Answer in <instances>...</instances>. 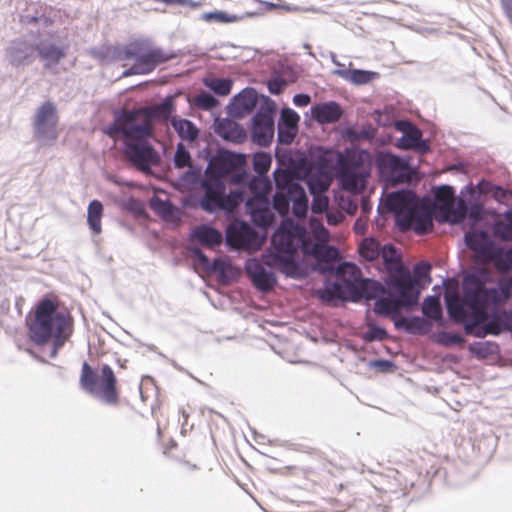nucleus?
Listing matches in <instances>:
<instances>
[{
	"label": "nucleus",
	"mask_w": 512,
	"mask_h": 512,
	"mask_svg": "<svg viewBox=\"0 0 512 512\" xmlns=\"http://www.w3.org/2000/svg\"><path fill=\"white\" fill-rule=\"evenodd\" d=\"M509 297L508 288H487L483 281L471 274L464 277L463 296L448 293L445 295V300L448 314L454 321L464 324L467 334L484 337L488 334H499L501 332L499 321L502 319L506 320L508 328H512V311H503L483 328H478L488 318V307L499 305Z\"/></svg>",
	"instance_id": "obj_1"
},
{
	"label": "nucleus",
	"mask_w": 512,
	"mask_h": 512,
	"mask_svg": "<svg viewBox=\"0 0 512 512\" xmlns=\"http://www.w3.org/2000/svg\"><path fill=\"white\" fill-rule=\"evenodd\" d=\"M274 252L263 255L265 265L275 268L287 277L302 279L307 276V268L295 260L298 248L301 246L305 254H310L319 262L330 265L338 256V250L333 246L315 243L309 248L302 230L292 223L284 222L272 236ZM332 269L331 266L323 270Z\"/></svg>",
	"instance_id": "obj_2"
},
{
	"label": "nucleus",
	"mask_w": 512,
	"mask_h": 512,
	"mask_svg": "<svg viewBox=\"0 0 512 512\" xmlns=\"http://www.w3.org/2000/svg\"><path fill=\"white\" fill-rule=\"evenodd\" d=\"M29 339L38 346L53 343V356L70 338L73 317L66 310H59L56 297H44L37 302L26 317Z\"/></svg>",
	"instance_id": "obj_3"
},
{
	"label": "nucleus",
	"mask_w": 512,
	"mask_h": 512,
	"mask_svg": "<svg viewBox=\"0 0 512 512\" xmlns=\"http://www.w3.org/2000/svg\"><path fill=\"white\" fill-rule=\"evenodd\" d=\"M174 109V100L168 97L152 107L125 110L115 118L114 130L136 138L151 137L154 130L153 121L166 122Z\"/></svg>",
	"instance_id": "obj_4"
},
{
	"label": "nucleus",
	"mask_w": 512,
	"mask_h": 512,
	"mask_svg": "<svg viewBox=\"0 0 512 512\" xmlns=\"http://www.w3.org/2000/svg\"><path fill=\"white\" fill-rule=\"evenodd\" d=\"M389 291L386 296L376 300L374 312L382 316L399 318L401 309L410 308L417 304L419 291L415 289L414 282L409 272H402L393 276L388 282Z\"/></svg>",
	"instance_id": "obj_5"
},
{
	"label": "nucleus",
	"mask_w": 512,
	"mask_h": 512,
	"mask_svg": "<svg viewBox=\"0 0 512 512\" xmlns=\"http://www.w3.org/2000/svg\"><path fill=\"white\" fill-rule=\"evenodd\" d=\"M201 186L204 194L199 201V205L205 212L225 211L232 213L244 201L242 190L237 189L226 194L224 181L216 177L206 175Z\"/></svg>",
	"instance_id": "obj_6"
},
{
	"label": "nucleus",
	"mask_w": 512,
	"mask_h": 512,
	"mask_svg": "<svg viewBox=\"0 0 512 512\" xmlns=\"http://www.w3.org/2000/svg\"><path fill=\"white\" fill-rule=\"evenodd\" d=\"M112 138H122L124 141L123 153L129 162L141 171H148L152 165L159 162V156L154 148L147 142L149 137L136 138L114 130V123L108 129Z\"/></svg>",
	"instance_id": "obj_7"
},
{
	"label": "nucleus",
	"mask_w": 512,
	"mask_h": 512,
	"mask_svg": "<svg viewBox=\"0 0 512 512\" xmlns=\"http://www.w3.org/2000/svg\"><path fill=\"white\" fill-rule=\"evenodd\" d=\"M246 158L243 154L231 151H221L212 158L209 163L206 175L223 179L230 175L232 184H242L248 177L245 170Z\"/></svg>",
	"instance_id": "obj_8"
},
{
	"label": "nucleus",
	"mask_w": 512,
	"mask_h": 512,
	"mask_svg": "<svg viewBox=\"0 0 512 512\" xmlns=\"http://www.w3.org/2000/svg\"><path fill=\"white\" fill-rule=\"evenodd\" d=\"M274 180L278 191H287L292 199V213L297 218L306 217L308 211V198L305 190L294 182V173L287 169H277Z\"/></svg>",
	"instance_id": "obj_9"
},
{
	"label": "nucleus",
	"mask_w": 512,
	"mask_h": 512,
	"mask_svg": "<svg viewBox=\"0 0 512 512\" xmlns=\"http://www.w3.org/2000/svg\"><path fill=\"white\" fill-rule=\"evenodd\" d=\"M376 165L381 177L393 184L408 183L415 174L407 161L390 153L379 154Z\"/></svg>",
	"instance_id": "obj_10"
},
{
	"label": "nucleus",
	"mask_w": 512,
	"mask_h": 512,
	"mask_svg": "<svg viewBox=\"0 0 512 512\" xmlns=\"http://www.w3.org/2000/svg\"><path fill=\"white\" fill-rule=\"evenodd\" d=\"M127 57H135L136 62L130 68L129 74H147L153 71L158 65L167 62L172 55L161 49H144L141 45H132L126 51Z\"/></svg>",
	"instance_id": "obj_11"
},
{
	"label": "nucleus",
	"mask_w": 512,
	"mask_h": 512,
	"mask_svg": "<svg viewBox=\"0 0 512 512\" xmlns=\"http://www.w3.org/2000/svg\"><path fill=\"white\" fill-rule=\"evenodd\" d=\"M386 204L395 213L400 230H409L412 210L419 204L416 194L409 190L398 191L387 197Z\"/></svg>",
	"instance_id": "obj_12"
},
{
	"label": "nucleus",
	"mask_w": 512,
	"mask_h": 512,
	"mask_svg": "<svg viewBox=\"0 0 512 512\" xmlns=\"http://www.w3.org/2000/svg\"><path fill=\"white\" fill-rule=\"evenodd\" d=\"M92 394L108 405L116 406L119 403L117 378L109 365L102 366L100 378L96 383V391Z\"/></svg>",
	"instance_id": "obj_13"
},
{
	"label": "nucleus",
	"mask_w": 512,
	"mask_h": 512,
	"mask_svg": "<svg viewBox=\"0 0 512 512\" xmlns=\"http://www.w3.org/2000/svg\"><path fill=\"white\" fill-rule=\"evenodd\" d=\"M396 130L403 133L399 139L398 147L402 149H412L420 153H426L429 146L422 141V132L414 124L407 120H400L395 123Z\"/></svg>",
	"instance_id": "obj_14"
},
{
	"label": "nucleus",
	"mask_w": 512,
	"mask_h": 512,
	"mask_svg": "<svg viewBox=\"0 0 512 512\" xmlns=\"http://www.w3.org/2000/svg\"><path fill=\"white\" fill-rule=\"evenodd\" d=\"M256 238L254 229L245 222H233L226 230L227 244L236 249L251 248Z\"/></svg>",
	"instance_id": "obj_15"
},
{
	"label": "nucleus",
	"mask_w": 512,
	"mask_h": 512,
	"mask_svg": "<svg viewBox=\"0 0 512 512\" xmlns=\"http://www.w3.org/2000/svg\"><path fill=\"white\" fill-rule=\"evenodd\" d=\"M58 115L56 106L51 102L43 103L36 111L34 127L36 133L45 136L51 133V138L56 139V127Z\"/></svg>",
	"instance_id": "obj_16"
},
{
	"label": "nucleus",
	"mask_w": 512,
	"mask_h": 512,
	"mask_svg": "<svg viewBox=\"0 0 512 512\" xmlns=\"http://www.w3.org/2000/svg\"><path fill=\"white\" fill-rule=\"evenodd\" d=\"M245 269L253 285L258 290L268 292L274 288L276 284L274 273L268 271L260 261L256 259L247 261Z\"/></svg>",
	"instance_id": "obj_17"
},
{
	"label": "nucleus",
	"mask_w": 512,
	"mask_h": 512,
	"mask_svg": "<svg viewBox=\"0 0 512 512\" xmlns=\"http://www.w3.org/2000/svg\"><path fill=\"white\" fill-rule=\"evenodd\" d=\"M252 221L258 227H268L274 220V214L270 208L269 199L251 197L246 202Z\"/></svg>",
	"instance_id": "obj_18"
},
{
	"label": "nucleus",
	"mask_w": 512,
	"mask_h": 512,
	"mask_svg": "<svg viewBox=\"0 0 512 512\" xmlns=\"http://www.w3.org/2000/svg\"><path fill=\"white\" fill-rule=\"evenodd\" d=\"M274 134V121L269 112H258L253 118V139L259 145H267Z\"/></svg>",
	"instance_id": "obj_19"
},
{
	"label": "nucleus",
	"mask_w": 512,
	"mask_h": 512,
	"mask_svg": "<svg viewBox=\"0 0 512 512\" xmlns=\"http://www.w3.org/2000/svg\"><path fill=\"white\" fill-rule=\"evenodd\" d=\"M341 169L371 173L372 157L367 150H352L340 159Z\"/></svg>",
	"instance_id": "obj_20"
},
{
	"label": "nucleus",
	"mask_w": 512,
	"mask_h": 512,
	"mask_svg": "<svg viewBox=\"0 0 512 512\" xmlns=\"http://www.w3.org/2000/svg\"><path fill=\"white\" fill-rule=\"evenodd\" d=\"M465 240L468 248L472 250L477 259L484 263L488 255L496 246L484 231H471L466 233Z\"/></svg>",
	"instance_id": "obj_21"
},
{
	"label": "nucleus",
	"mask_w": 512,
	"mask_h": 512,
	"mask_svg": "<svg viewBox=\"0 0 512 512\" xmlns=\"http://www.w3.org/2000/svg\"><path fill=\"white\" fill-rule=\"evenodd\" d=\"M311 111L313 118L320 124L335 123L342 116L340 105L334 101L317 104Z\"/></svg>",
	"instance_id": "obj_22"
},
{
	"label": "nucleus",
	"mask_w": 512,
	"mask_h": 512,
	"mask_svg": "<svg viewBox=\"0 0 512 512\" xmlns=\"http://www.w3.org/2000/svg\"><path fill=\"white\" fill-rule=\"evenodd\" d=\"M337 277L345 284L349 291H355L362 278L361 270L353 263L344 262L336 268Z\"/></svg>",
	"instance_id": "obj_23"
},
{
	"label": "nucleus",
	"mask_w": 512,
	"mask_h": 512,
	"mask_svg": "<svg viewBox=\"0 0 512 512\" xmlns=\"http://www.w3.org/2000/svg\"><path fill=\"white\" fill-rule=\"evenodd\" d=\"M369 173L341 169L340 180L345 190L349 192H362L366 187Z\"/></svg>",
	"instance_id": "obj_24"
},
{
	"label": "nucleus",
	"mask_w": 512,
	"mask_h": 512,
	"mask_svg": "<svg viewBox=\"0 0 512 512\" xmlns=\"http://www.w3.org/2000/svg\"><path fill=\"white\" fill-rule=\"evenodd\" d=\"M393 321L396 329H405L408 333L411 334H426L430 331L431 328V324L427 320L418 316L409 318L393 317Z\"/></svg>",
	"instance_id": "obj_25"
},
{
	"label": "nucleus",
	"mask_w": 512,
	"mask_h": 512,
	"mask_svg": "<svg viewBox=\"0 0 512 512\" xmlns=\"http://www.w3.org/2000/svg\"><path fill=\"white\" fill-rule=\"evenodd\" d=\"M410 218L409 229L412 228L417 234H424L432 228L429 211L419 204L412 210Z\"/></svg>",
	"instance_id": "obj_26"
},
{
	"label": "nucleus",
	"mask_w": 512,
	"mask_h": 512,
	"mask_svg": "<svg viewBox=\"0 0 512 512\" xmlns=\"http://www.w3.org/2000/svg\"><path fill=\"white\" fill-rule=\"evenodd\" d=\"M484 263H493V266L499 272H509L512 270V247L504 250L501 247L495 246Z\"/></svg>",
	"instance_id": "obj_27"
},
{
	"label": "nucleus",
	"mask_w": 512,
	"mask_h": 512,
	"mask_svg": "<svg viewBox=\"0 0 512 512\" xmlns=\"http://www.w3.org/2000/svg\"><path fill=\"white\" fill-rule=\"evenodd\" d=\"M36 50L38 55L45 61L46 68L58 64L66 55L64 48L47 42H40Z\"/></svg>",
	"instance_id": "obj_28"
},
{
	"label": "nucleus",
	"mask_w": 512,
	"mask_h": 512,
	"mask_svg": "<svg viewBox=\"0 0 512 512\" xmlns=\"http://www.w3.org/2000/svg\"><path fill=\"white\" fill-rule=\"evenodd\" d=\"M315 295L324 303L335 305L337 301L345 298V289L341 283L327 282L322 289H318Z\"/></svg>",
	"instance_id": "obj_29"
},
{
	"label": "nucleus",
	"mask_w": 512,
	"mask_h": 512,
	"mask_svg": "<svg viewBox=\"0 0 512 512\" xmlns=\"http://www.w3.org/2000/svg\"><path fill=\"white\" fill-rule=\"evenodd\" d=\"M192 236L201 244L210 248L220 245L223 239L222 234L218 230L207 225H200L196 227Z\"/></svg>",
	"instance_id": "obj_30"
},
{
	"label": "nucleus",
	"mask_w": 512,
	"mask_h": 512,
	"mask_svg": "<svg viewBox=\"0 0 512 512\" xmlns=\"http://www.w3.org/2000/svg\"><path fill=\"white\" fill-rule=\"evenodd\" d=\"M257 103L256 91L247 88L241 91L233 99V105L239 114H246L253 111Z\"/></svg>",
	"instance_id": "obj_31"
},
{
	"label": "nucleus",
	"mask_w": 512,
	"mask_h": 512,
	"mask_svg": "<svg viewBox=\"0 0 512 512\" xmlns=\"http://www.w3.org/2000/svg\"><path fill=\"white\" fill-rule=\"evenodd\" d=\"M103 204L99 200H92L87 208V224L91 231L98 235L102 232Z\"/></svg>",
	"instance_id": "obj_32"
},
{
	"label": "nucleus",
	"mask_w": 512,
	"mask_h": 512,
	"mask_svg": "<svg viewBox=\"0 0 512 512\" xmlns=\"http://www.w3.org/2000/svg\"><path fill=\"white\" fill-rule=\"evenodd\" d=\"M354 292L368 300L377 299L385 293L383 285L375 280L362 279Z\"/></svg>",
	"instance_id": "obj_33"
},
{
	"label": "nucleus",
	"mask_w": 512,
	"mask_h": 512,
	"mask_svg": "<svg viewBox=\"0 0 512 512\" xmlns=\"http://www.w3.org/2000/svg\"><path fill=\"white\" fill-rule=\"evenodd\" d=\"M34 54V48L26 43H20L9 49L10 63L13 66H21L26 64Z\"/></svg>",
	"instance_id": "obj_34"
},
{
	"label": "nucleus",
	"mask_w": 512,
	"mask_h": 512,
	"mask_svg": "<svg viewBox=\"0 0 512 512\" xmlns=\"http://www.w3.org/2000/svg\"><path fill=\"white\" fill-rule=\"evenodd\" d=\"M171 125L182 140L194 141L198 137L199 131L190 120L172 118Z\"/></svg>",
	"instance_id": "obj_35"
},
{
	"label": "nucleus",
	"mask_w": 512,
	"mask_h": 512,
	"mask_svg": "<svg viewBox=\"0 0 512 512\" xmlns=\"http://www.w3.org/2000/svg\"><path fill=\"white\" fill-rule=\"evenodd\" d=\"M334 63L340 67H344L340 63L334 61ZM335 75H338L346 80H349L355 84H366L371 80V73L363 70H346L344 68H339L334 70Z\"/></svg>",
	"instance_id": "obj_36"
},
{
	"label": "nucleus",
	"mask_w": 512,
	"mask_h": 512,
	"mask_svg": "<svg viewBox=\"0 0 512 512\" xmlns=\"http://www.w3.org/2000/svg\"><path fill=\"white\" fill-rule=\"evenodd\" d=\"M331 184V176L327 172L312 173L308 178V186L311 194H320L328 190Z\"/></svg>",
	"instance_id": "obj_37"
},
{
	"label": "nucleus",
	"mask_w": 512,
	"mask_h": 512,
	"mask_svg": "<svg viewBox=\"0 0 512 512\" xmlns=\"http://www.w3.org/2000/svg\"><path fill=\"white\" fill-rule=\"evenodd\" d=\"M204 84L219 96H227L230 94L233 81L227 78H211L205 79Z\"/></svg>",
	"instance_id": "obj_38"
},
{
	"label": "nucleus",
	"mask_w": 512,
	"mask_h": 512,
	"mask_svg": "<svg viewBox=\"0 0 512 512\" xmlns=\"http://www.w3.org/2000/svg\"><path fill=\"white\" fill-rule=\"evenodd\" d=\"M423 314L433 320H440L442 318V308L438 297H427L422 306Z\"/></svg>",
	"instance_id": "obj_39"
},
{
	"label": "nucleus",
	"mask_w": 512,
	"mask_h": 512,
	"mask_svg": "<svg viewBox=\"0 0 512 512\" xmlns=\"http://www.w3.org/2000/svg\"><path fill=\"white\" fill-rule=\"evenodd\" d=\"M80 383L81 386L89 393L96 391V374L93 368L87 362H84L82 365Z\"/></svg>",
	"instance_id": "obj_40"
},
{
	"label": "nucleus",
	"mask_w": 512,
	"mask_h": 512,
	"mask_svg": "<svg viewBox=\"0 0 512 512\" xmlns=\"http://www.w3.org/2000/svg\"><path fill=\"white\" fill-rule=\"evenodd\" d=\"M505 222L499 221L494 226V233L502 240H512V209L508 210L505 215Z\"/></svg>",
	"instance_id": "obj_41"
},
{
	"label": "nucleus",
	"mask_w": 512,
	"mask_h": 512,
	"mask_svg": "<svg viewBox=\"0 0 512 512\" xmlns=\"http://www.w3.org/2000/svg\"><path fill=\"white\" fill-rule=\"evenodd\" d=\"M217 132L227 140H237L242 136L239 125L231 120H224L218 125Z\"/></svg>",
	"instance_id": "obj_42"
},
{
	"label": "nucleus",
	"mask_w": 512,
	"mask_h": 512,
	"mask_svg": "<svg viewBox=\"0 0 512 512\" xmlns=\"http://www.w3.org/2000/svg\"><path fill=\"white\" fill-rule=\"evenodd\" d=\"M375 134L376 129L370 124L364 125L359 129L348 128L346 130V137L350 141L372 140L375 137Z\"/></svg>",
	"instance_id": "obj_43"
},
{
	"label": "nucleus",
	"mask_w": 512,
	"mask_h": 512,
	"mask_svg": "<svg viewBox=\"0 0 512 512\" xmlns=\"http://www.w3.org/2000/svg\"><path fill=\"white\" fill-rule=\"evenodd\" d=\"M249 189L254 195L253 197H262L264 199H268V194L271 190V182L265 178L254 177L249 182Z\"/></svg>",
	"instance_id": "obj_44"
},
{
	"label": "nucleus",
	"mask_w": 512,
	"mask_h": 512,
	"mask_svg": "<svg viewBox=\"0 0 512 512\" xmlns=\"http://www.w3.org/2000/svg\"><path fill=\"white\" fill-rule=\"evenodd\" d=\"M379 252V243L372 238L364 239L359 246L360 255L368 261L378 258Z\"/></svg>",
	"instance_id": "obj_45"
},
{
	"label": "nucleus",
	"mask_w": 512,
	"mask_h": 512,
	"mask_svg": "<svg viewBox=\"0 0 512 512\" xmlns=\"http://www.w3.org/2000/svg\"><path fill=\"white\" fill-rule=\"evenodd\" d=\"M271 163L272 158L268 153L258 152L253 156V169L260 176L269 171Z\"/></svg>",
	"instance_id": "obj_46"
},
{
	"label": "nucleus",
	"mask_w": 512,
	"mask_h": 512,
	"mask_svg": "<svg viewBox=\"0 0 512 512\" xmlns=\"http://www.w3.org/2000/svg\"><path fill=\"white\" fill-rule=\"evenodd\" d=\"M435 343L443 346L461 345L464 343V338L457 333H450L446 331L439 332L433 336Z\"/></svg>",
	"instance_id": "obj_47"
},
{
	"label": "nucleus",
	"mask_w": 512,
	"mask_h": 512,
	"mask_svg": "<svg viewBox=\"0 0 512 512\" xmlns=\"http://www.w3.org/2000/svg\"><path fill=\"white\" fill-rule=\"evenodd\" d=\"M292 199L287 191H277L273 198V207L281 215L286 216Z\"/></svg>",
	"instance_id": "obj_48"
},
{
	"label": "nucleus",
	"mask_w": 512,
	"mask_h": 512,
	"mask_svg": "<svg viewBox=\"0 0 512 512\" xmlns=\"http://www.w3.org/2000/svg\"><path fill=\"white\" fill-rule=\"evenodd\" d=\"M435 198L445 208L449 209L454 204V191L450 186H441L437 189Z\"/></svg>",
	"instance_id": "obj_49"
},
{
	"label": "nucleus",
	"mask_w": 512,
	"mask_h": 512,
	"mask_svg": "<svg viewBox=\"0 0 512 512\" xmlns=\"http://www.w3.org/2000/svg\"><path fill=\"white\" fill-rule=\"evenodd\" d=\"M195 105L203 110H210L218 105V100L207 92H201L194 99Z\"/></svg>",
	"instance_id": "obj_50"
},
{
	"label": "nucleus",
	"mask_w": 512,
	"mask_h": 512,
	"mask_svg": "<svg viewBox=\"0 0 512 512\" xmlns=\"http://www.w3.org/2000/svg\"><path fill=\"white\" fill-rule=\"evenodd\" d=\"M367 327L368 329L364 333L363 338L368 342H372L375 340L382 341L388 337L387 331L381 327H378L371 323H368Z\"/></svg>",
	"instance_id": "obj_51"
},
{
	"label": "nucleus",
	"mask_w": 512,
	"mask_h": 512,
	"mask_svg": "<svg viewBox=\"0 0 512 512\" xmlns=\"http://www.w3.org/2000/svg\"><path fill=\"white\" fill-rule=\"evenodd\" d=\"M174 164L177 168H185L191 165V157L183 144H178L174 157Z\"/></svg>",
	"instance_id": "obj_52"
},
{
	"label": "nucleus",
	"mask_w": 512,
	"mask_h": 512,
	"mask_svg": "<svg viewBox=\"0 0 512 512\" xmlns=\"http://www.w3.org/2000/svg\"><path fill=\"white\" fill-rule=\"evenodd\" d=\"M283 125L289 129H295L300 120L299 115L290 108L283 109L281 112Z\"/></svg>",
	"instance_id": "obj_53"
},
{
	"label": "nucleus",
	"mask_w": 512,
	"mask_h": 512,
	"mask_svg": "<svg viewBox=\"0 0 512 512\" xmlns=\"http://www.w3.org/2000/svg\"><path fill=\"white\" fill-rule=\"evenodd\" d=\"M329 200L323 193L313 194L312 212L316 214L323 213L328 208Z\"/></svg>",
	"instance_id": "obj_54"
},
{
	"label": "nucleus",
	"mask_w": 512,
	"mask_h": 512,
	"mask_svg": "<svg viewBox=\"0 0 512 512\" xmlns=\"http://www.w3.org/2000/svg\"><path fill=\"white\" fill-rule=\"evenodd\" d=\"M203 19L206 21H216L221 23H229L236 20L235 16H230L225 12L216 11V12H209L205 13L203 15Z\"/></svg>",
	"instance_id": "obj_55"
},
{
	"label": "nucleus",
	"mask_w": 512,
	"mask_h": 512,
	"mask_svg": "<svg viewBox=\"0 0 512 512\" xmlns=\"http://www.w3.org/2000/svg\"><path fill=\"white\" fill-rule=\"evenodd\" d=\"M467 214V206L464 200L460 199L457 202V208L453 211L454 220L455 221H462L465 219Z\"/></svg>",
	"instance_id": "obj_56"
},
{
	"label": "nucleus",
	"mask_w": 512,
	"mask_h": 512,
	"mask_svg": "<svg viewBox=\"0 0 512 512\" xmlns=\"http://www.w3.org/2000/svg\"><path fill=\"white\" fill-rule=\"evenodd\" d=\"M487 191L490 192L492 194V196L499 202L505 201L507 198V195H508L507 190L503 189L500 186H496V185H490V189Z\"/></svg>",
	"instance_id": "obj_57"
},
{
	"label": "nucleus",
	"mask_w": 512,
	"mask_h": 512,
	"mask_svg": "<svg viewBox=\"0 0 512 512\" xmlns=\"http://www.w3.org/2000/svg\"><path fill=\"white\" fill-rule=\"evenodd\" d=\"M431 270V265L427 262H420L414 268V275L418 278L427 277Z\"/></svg>",
	"instance_id": "obj_58"
},
{
	"label": "nucleus",
	"mask_w": 512,
	"mask_h": 512,
	"mask_svg": "<svg viewBox=\"0 0 512 512\" xmlns=\"http://www.w3.org/2000/svg\"><path fill=\"white\" fill-rule=\"evenodd\" d=\"M286 85V82L284 80H273L268 83L269 91L272 94H280L284 87Z\"/></svg>",
	"instance_id": "obj_59"
},
{
	"label": "nucleus",
	"mask_w": 512,
	"mask_h": 512,
	"mask_svg": "<svg viewBox=\"0 0 512 512\" xmlns=\"http://www.w3.org/2000/svg\"><path fill=\"white\" fill-rule=\"evenodd\" d=\"M311 102V98L308 94H296L293 97V103L298 107H305Z\"/></svg>",
	"instance_id": "obj_60"
},
{
	"label": "nucleus",
	"mask_w": 512,
	"mask_h": 512,
	"mask_svg": "<svg viewBox=\"0 0 512 512\" xmlns=\"http://www.w3.org/2000/svg\"><path fill=\"white\" fill-rule=\"evenodd\" d=\"M279 141L284 144H290L294 138V134L290 132L283 131L281 125L279 126L278 133Z\"/></svg>",
	"instance_id": "obj_61"
},
{
	"label": "nucleus",
	"mask_w": 512,
	"mask_h": 512,
	"mask_svg": "<svg viewBox=\"0 0 512 512\" xmlns=\"http://www.w3.org/2000/svg\"><path fill=\"white\" fill-rule=\"evenodd\" d=\"M500 2L504 14L512 22V0H500Z\"/></svg>",
	"instance_id": "obj_62"
},
{
	"label": "nucleus",
	"mask_w": 512,
	"mask_h": 512,
	"mask_svg": "<svg viewBox=\"0 0 512 512\" xmlns=\"http://www.w3.org/2000/svg\"><path fill=\"white\" fill-rule=\"evenodd\" d=\"M174 5L189 6L192 9H196L199 8L202 5V3L193 0H175Z\"/></svg>",
	"instance_id": "obj_63"
},
{
	"label": "nucleus",
	"mask_w": 512,
	"mask_h": 512,
	"mask_svg": "<svg viewBox=\"0 0 512 512\" xmlns=\"http://www.w3.org/2000/svg\"><path fill=\"white\" fill-rule=\"evenodd\" d=\"M193 254H194V256H196L198 258L200 264H202L203 266L209 265L208 257L205 254H203V252L200 249H198V248L193 249Z\"/></svg>",
	"instance_id": "obj_64"
}]
</instances>
